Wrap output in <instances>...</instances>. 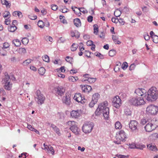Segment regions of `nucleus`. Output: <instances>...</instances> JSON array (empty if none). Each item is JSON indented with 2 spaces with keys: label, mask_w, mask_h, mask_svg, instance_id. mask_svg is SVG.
Instances as JSON below:
<instances>
[{
  "label": "nucleus",
  "mask_w": 158,
  "mask_h": 158,
  "mask_svg": "<svg viewBox=\"0 0 158 158\" xmlns=\"http://www.w3.org/2000/svg\"><path fill=\"white\" fill-rule=\"evenodd\" d=\"M87 81L90 83H91L95 82L96 81V79L89 77V78H88V79H87Z\"/></svg>",
  "instance_id": "obj_44"
},
{
  "label": "nucleus",
  "mask_w": 158,
  "mask_h": 158,
  "mask_svg": "<svg viewBox=\"0 0 158 158\" xmlns=\"http://www.w3.org/2000/svg\"><path fill=\"white\" fill-rule=\"evenodd\" d=\"M71 115L72 118H78L80 115V111L79 110H73L71 112Z\"/></svg>",
  "instance_id": "obj_16"
},
{
  "label": "nucleus",
  "mask_w": 158,
  "mask_h": 158,
  "mask_svg": "<svg viewBox=\"0 0 158 158\" xmlns=\"http://www.w3.org/2000/svg\"><path fill=\"white\" fill-rule=\"evenodd\" d=\"M4 23L6 25H8L10 23V20L9 18L6 19Z\"/></svg>",
  "instance_id": "obj_55"
},
{
  "label": "nucleus",
  "mask_w": 158,
  "mask_h": 158,
  "mask_svg": "<svg viewBox=\"0 0 158 158\" xmlns=\"http://www.w3.org/2000/svg\"><path fill=\"white\" fill-rule=\"evenodd\" d=\"M158 98V91L155 87H152L147 92L146 99L148 101H155Z\"/></svg>",
  "instance_id": "obj_2"
},
{
  "label": "nucleus",
  "mask_w": 158,
  "mask_h": 158,
  "mask_svg": "<svg viewBox=\"0 0 158 158\" xmlns=\"http://www.w3.org/2000/svg\"><path fill=\"white\" fill-rule=\"evenodd\" d=\"M126 138V135L123 130H121L118 132V137L116 140L114 141V142L115 143L118 144H121V142L125 141V138Z\"/></svg>",
  "instance_id": "obj_6"
},
{
  "label": "nucleus",
  "mask_w": 158,
  "mask_h": 158,
  "mask_svg": "<svg viewBox=\"0 0 158 158\" xmlns=\"http://www.w3.org/2000/svg\"><path fill=\"white\" fill-rule=\"evenodd\" d=\"M78 47V45L77 44L73 43L71 48V50L72 51H75L76 50Z\"/></svg>",
  "instance_id": "obj_28"
},
{
  "label": "nucleus",
  "mask_w": 158,
  "mask_h": 158,
  "mask_svg": "<svg viewBox=\"0 0 158 158\" xmlns=\"http://www.w3.org/2000/svg\"><path fill=\"white\" fill-rule=\"evenodd\" d=\"M135 66V65L134 63L131 64L129 67V69L130 71L134 69Z\"/></svg>",
  "instance_id": "obj_49"
},
{
  "label": "nucleus",
  "mask_w": 158,
  "mask_h": 158,
  "mask_svg": "<svg viewBox=\"0 0 158 158\" xmlns=\"http://www.w3.org/2000/svg\"><path fill=\"white\" fill-rule=\"evenodd\" d=\"M68 79L70 81L74 82L76 81V79H75V77L73 76H70L68 77Z\"/></svg>",
  "instance_id": "obj_47"
},
{
  "label": "nucleus",
  "mask_w": 158,
  "mask_h": 158,
  "mask_svg": "<svg viewBox=\"0 0 158 158\" xmlns=\"http://www.w3.org/2000/svg\"><path fill=\"white\" fill-rule=\"evenodd\" d=\"M93 44V42L91 40H89L86 42V44L88 46H91Z\"/></svg>",
  "instance_id": "obj_58"
},
{
  "label": "nucleus",
  "mask_w": 158,
  "mask_h": 158,
  "mask_svg": "<svg viewBox=\"0 0 158 158\" xmlns=\"http://www.w3.org/2000/svg\"><path fill=\"white\" fill-rule=\"evenodd\" d=\"M36 98L38 99L37 102L38 104H42L44 103V101L45 100V97L42 94L40 91L39 90H37L35 93Z\"/></svg>",
  "instance_id": "obj_8"
},
{
  "label": "nucleus",
  "mask_w": 158,
  "mask_h": 158,
  "mask_svg": "<svg viewBox=\"0 0 158 158\" xmlns=\"http://www.w3.org/2000/svg\"><path fill=\"white\" fill-rule=\"evenodd\" d=\"M71 130L75 134H77L80 131L79 129L77 127V123L73 126L70 127Z\"/></svg>",
  "instance_id": "obj_17"
},
{
  "label": "nucleus",
  "mask_w": 158,
  "mask_h": 158,
  "mask_svg": "<svg viewBox=\"0 0 158 158\" xmlns=\"http://www.w3.org/2000/svg\"><path fill=\"white\" fill-rule=\"evenodd\" d=\"M144 38L146 40H148L149 39V36L148 33H145L143 35Z\"/></svg>",
  "instance_id": "obj_45"
},
{
  "label": "nucleus",
  "mask_w": 158,
  "mask_h": 158,
  "mask_svg": "<svg viewBox=\"0 0 158 158\" xmlns=\"http://www.w3.org/2000/svg\"><path fill=\"white\" fill-rule=\"evenodd\" d=\"M147 148L150 150L155 151L157 150V149L156 146L152 145L151 144H149L147 145Z\"/></svg>",
  "instance_id": "obj_25"
},
{
  "label": "nucleus",
  "mask_w": 158,
  "mask_h": 158,
  "mask_svg": "<svg viewBox=\"0 0 158 158\" xmlns=\"http://www.w3.org/2000/svg\"><path fill=\"white\" fill-rule=\"evenodd\" d=\"M80 87L81 88L82 92L84 93H88L92 89V88L91 86L87 85H81Z\"/></svg>",
  "instance_id": "obj_14"
},
{
  "label": "nucleus",
  "mask_w": 158,
  "mask_h": 158,
  "mask_svg": "<svg viewBox=\"0 0 158 158\" xmlns=\"http://www.w3.org/2000/svg\"><path fill=\"white\" fill-rule=\"evenodd\" d=\"M3 83H6L8 82H10V79L9 76L7 73H6L5 74V77L2 80Z\"/></svg>",
  "instance_id": "obj_18"
},
{
  "label": "nucleus",
  "mask_w": 158,
  "mask_h": 158,
  "mask_svg": "<svg viewBox=\"0 0 158 158\" xmlns=\"http://www.w3.org/2000/svg\"><path fill=\"white\" fill-rule=\"evenodd\" d=\"M74 13L78 15V16H80L81 15V13H80L79 8H77V9L75 10V12H74Z\"/></svg>",
  "instance_id": "obj_53"
},
{
  "label": "nucleus",
  "mask_w": 158,
  "mask_h": 158,
  "mask_svg": "<svg viewBox=\"0 0 158 158\" xmlns=\"http://www.w3.org/2000/svg\"><path fill=\"white\" fill-rule=\"evenodd\" d=\"M146 93V90L142 88H138L135 90V93L139 96H145V94Z\"/></svg>",
  "instance_id": "obj_13"
},
{
  "label": "nucleus",
  "mask_w": 158,
  "mask_h": 158,
  "mask_svg": "<svg viewBox=\"0 0 158 158\" xmlns=\"http://www.w3.org/2000/svg\"><path fill=\"white\" fill-rule=\"evenodd\" d=\"M44 23V26H46L47 27H48L50 26V23L47 20H45Z\"/></svg>",
  "instance_id": "obj_56"
},
{
  "label": "nucleus",
  "mask_w": 158,
  "mask_h": 158,
  "mask_svg": "<svg viewBox=\"0 0 158 158\" xmlns=\"http://www.w3.org/2000/svg\"><path fill=\"white\" fill-rule=\"evenodd\" d=\"M128 66L127 63L126 62H124L122 65V68L123 69L125 70L127 67Z\"/></svg>",
  "instance_id": "obj_42"
},
{
  "label": "nucleus",
  "mask_w": 158,
  "mask_h": 158,
  "mask_svg": "<svg viewBox=\"0 0 158 158\" xmlns=\"http://www.w3.org/2000/svg\"><path fill=\"white\" fill-rule=\"evenodd\" d=\"M12 84L10 83V82H8L5 84L4 86L5 89L7 90H10L12 88Z\"/></svg>",
  "instance_id": "obj_19"
},
{
  "label": "nucleus",
  "mask_w": 158,
  "mask_h": 158,
  "mask_svg": "<svg viewBox=\"0 0 158 158\" xmlns=\"http://www.w3.org/2000/svg\"><path fill=\"white\" fill-rule=\"evenodd\" d=\"M42 59L44 61L46 62H49L50 59L49 57L47 55H44V56L42 57Z\"/></svg>",
  "instance_id": "obj_33"
},
{
  "label": "nucleus",
  "mask_w": 158,
  "mask_h": 158,
  "mask_svg": "<svg viewBox=\"0 0 158 158\" xmlns=\"http://www.w3.org/2000/svg\"><path fill=\"white\" fill-rule=\"evenodd\" d=\"M115 127L116 129H120L122 128L121 124L119 122H117L115 124Z\"/></svg>",
  "instance_id": "obj_31"
},
{
  "label": "nucleus",
  "mask_w": 158,
  "mask_h": 158,
  "mask_svg": "<svg viewBox=\"0 0 158 158\" xmlns=\"http://www.w3.org/2000/svg\"><path fill=\"white\" fill-rule=\"evenodd\" d=\"M94 126V124L92 122H86L83 125L82 127L83 131L85 133L90 132Z\"/></svg>",
  "instance_id": "obj_5"
},
{
  "label": "nucleus",
  "mask_w": 158,
  "mask_h": 158,
  "mask_svg": "<svg viewBox=\"0 0 158 158\" xmlns=\"http://www.w3.org/2000/svg\"><path fill=\"white\" fill-rule=\"evenodd\" d=\"M130 147L129 148L131 149L135 148H136V145L134 143H131V144H130Z\"/></svg>",
  "instance_id": "obj_61"
},
{
  "label": "nucleus",
  "mask_w": 158,
  "mask_h": 158,
  "mask_svg": "<svg viewBox=\"0 0 158 158\" xmlns=\"http://www.w3.org/2000/svg\"><path fill=\"white\" fill-rule=\"evenodd\" d=\"M148 122V120H146L144 118H143L141 120V123L143 125H144L145 124Z\"/></svg>",
  "instance_id": "obj_46"
},
{
  "label": "nucleus",
  "mask_w": 158,
  "mask_h": 158,
  "mask_svg": "<svg viewBox=\"0 0 158 158\" xmlns=\"http://www.w3.org/2000/svg\"><path fill=\"white\" fill-rule=\"evenodd\" d=\"M111 20L113 23H117L119 21L117 17H117L116 18H113Z\"/></svg>",
  "instance_id": "obj_50"
},
{
  "label": "nucleus",
  "mask_w": 158,
  "mask_h": 158,
  "mask_svg": "<svg viewBox=\"0 0 158 158\" xmlns=\"http://www.w3.org/2000/svg\"><path fill=\"white\" fill-rule=\"evenodd\" d=\"M6 14L4 13L3 15L4 18H7L9 15H10V13L9 11H6Z\"/></svg>",
  "instance_id": "obj_60"
},
{
  "label": "nucleus",
  "mask_w": 158,
  "mask_h": 158,
  "mask_svg": "<svg viewBox=\"0 0 158 158\" xmlns=\"http://www.w3.org/2000/svg\"><path fill=\"white\" fill-rule=\"evenodd\" d=\"M129 127L131 130L133 131L137 130L138 123L135 120H131L129 124Z\"/></svg>",
  "instance_id": "obj_10"
},
{
  "label": "nucleus",
  "mask_w": 158,
  "mask_h": 158,
  "mask_svg": "<svg viewBox=\"0 0 158 158\" xmlns=\"http://www.w3.org/2000/svg\"><path fill=\"white\" fill-rule=\"evenodd\" d=\"M51 9L54 10H56L58 9V6L55 4H52L51 5Z\"/></svg>",
  "instance_id": "obj_48"
},
{
  "label": "nucleus",
  "mask_w": 158,
  "mask_h": 158,
  "mask_svg": "<svg viewBox=\"0 0 158 158\" xmlns=\"http://www.w3.org/2000/svg\"><path fill=\"white\" fill-rule=\"evenodd\" d=\"M17 51L21 54H24L26 52V50L24 48H20L17 50Z\"/></svg>",
  "instance_id": "obj_26"
},
{
  "label": "nucleus",
  "mask_w": 158,
  "mask_h": 158,
  "mask_svg": "<svg viewBox=\"0 0 158 158\" xmlns=\"http://www.w3.org/2000/svg\"><path fill=\"white\" fill-rule=\"evenodd\" d=\"M93 17L92 16H89L88 17L87 20L89 22H91L93 20Z\"/></svg>",
  "instance_id": "obj_62"
},
{
  "label": "nucleus",
  "mask_w": 158,
  "mask_h": 158,
  "mask_svg": "<svg viewBox=\"0 0 158 158\" xmlns=\"http://www.w3.org/2000/svg\"><path fill=\"white\" fill-rule=\"evenodd\" d=\"M122 13V10H121L120 8L117 9L114 12V15L115 16L118 17L120 16Z\"/></svg>",
  "instance_id": "obj_22"
},
{
  "label": "nucleus",
  "mask_w": 158,
  "mask_h": 158,
  "mask_svg": "<svg viewBox=\"0 0 158 158\" xmlns=\"http://www.w3.org/2000/svg\"><path fill=\"white\" fill-rule=\"evenodd\" d=\"M120 10H122V13L123 12L125 13H128L129 12V9L126 6L124 7L123 9H120Z\"/></svg>",
  "instance_id": "obj_35"
},
{
  "label": "nucleus",
  "mask_w": 158,
  "mask_h": 158,
  "mask_svg": "<svg viewBox=\"0 0 158 158\" xmlns=\"http://www.w3.org/2000/svg\"><path fill=\"white\" fill-rule=\"evenodd\" d=\"M71 96L69 93H66L65 94V96L63 97L62 102L63 103L66 105H69L71 102Z\"/></svg>",
  "instance_id": "obj_11"
},
{
  "label": "nucleus",
  "mask_w": 158,
  "mask_h": 158,
  "mask_svg": "<svg viewBox=\"0 0 158 158\" xmlns=\"http://www.w3.org/2000/svg\"><path fill=\"white\" fill-rule=\"evenodd\" d=\"M146 110L148 115H156L158 112V106L151 105L147 107Z\"/></svg>",
  "instance_id": "obj_7"
},
{
  "label": "nucleus",
  "mask_w": 158,
  "mask_h": 158,
  "mask_svg": "<svg viewBox=\"0 0 158 158\" xmlns=\"http://www.w3.org/2000/svg\"><path fill=\"white\" fill-rule=\"evenodd\" d=\"M94 32V34L97 35L98 32V28L97 24H94L93 26Z\"/></svg>",
  "instance_id": "obj_34"
},
{
  "label": "nucleus",
  "mask_w": 158,
  "mask_h": 158,
  "mask_svg": "<svg viewBox=\"0 0 158 158\" xmlns=\"http://www.w3.org/2000/svg\"><path fill=\"white\" fill-rule=\"evenodd\" d=\"M17 28L16 26L10 25L8 27V29L9 31L11 32H14L17 29Z\"/></svg>",
  "instance_id": "obj_23"
},
{
  "label": "nucleus",
  "mask_w": 158,
  "mask_h": 158,
  "mask_svg": "<svg viewBox=\"0 0 158 158\" xmlns=\"http://www.w3.org/2000/svg\"><path fill=\"white\" fill-rule=\"evenodd\" d=\"M118 22L122 25H123L125 23V22L123 19H122L120 18L118 19Z\"/></svg>",
  "instance_id": "obj_64"
},
{
  "label": "nucleus",
  "mask_w": 158,
  "mask_h": 158,
  "mask_svg": "<svg viewBox=\"0 0 158 158\" xmlns=\"http://www.w3.org/2000/svg\"><path fill=\"white\" fill-rule=\"evenodd\" d=\"M31 59H28L26 60L23 62V64L24 66H27L30 64L31 62Z\"/></svg>",
  "instance_id": "obj_27"
},
{
  "label": "nucleus",
  "mask_w": 158,
  "mask_h": 158,
  "mask_svg": "<svg viewBox=\"0 0 158 158\" xmlns=\"http://www.w3.org/2000/svg\"><path fill=\"white\" fill-rule=\"evenodd\" d=\"M22 43L24 45H26L28 42V39L26 38H24L22 40Z\"/></svg>",
  "instance_id": "obj_39"
},
{
  "label": "nucleus",
  "mask_w": 158,
  "mask_h": 158,
  "mask_svg": "<svg viewBox=\"0 0 158 158\" xmlns=\"http://www.w3.org/2000/svg\"><path fill=\"white\" fill-rule=\"evenodd\" d=\"M131 104L135 106H139L144 104L145 102L142 98L136 97L131 98L130 100Z\"/></svg>",
  "instance_id": "obj_4"
},
{
  "label": "nucleus",
  "mask_w": 158,
  "mask_h": 158,
  "mask_svg": "<svg viewBox=\"0 0 158 158\" xmlns=\"http://www.w3.org/2000/svg\"><path fill=\"white\" fill-rule=\"evenodd\" d=\"M72 59H73L71 57H70L69 56H67L66 57L65 60L67 62L70 63L72 61Z\"/></svg>",
  "instance_id": "obj_54"
},
{
  "label": "nucleus",
  "mask_w": 158,
  "mask_h": 158,
  "mask_svg": "<svg viewBox=\"0 0 158 158\" xmlns=\"http://www.w3.org/2000/svg\"><path fill=\"white\" fill-rule=\"evenodd\" d=\"M56 95L57 96H62L65 92V89L63 88L58 87L55 88Z\"/></svg>",
  "instance_id": "obj_12"
},
{
  "label": "nucleus",
  "mask_w": 158,
  "mask_h": 158,
  "mask_svg": "<svg viewBox=\"0 0 158 158\" xmlns=\"http://www.w3.org/2000/svg\"><path fill=\"white\" fill-rule=\"evenodd\" d=\"M121 100L119 96H117L115 97L112 101L113 106L116 108H118L121 104Z\"/></svg>",
  "instance_id": "obj_9"
},
{
  "label": "nucleus",
  "mask_w": 158,
  "mask_h": 158,
  "mask_svg": "<svg viewBox=\"0 0 158 158\" xmlns=\"http://www.w3.org/2000/svg\"><path fill=\"white\" fill-rule=\"evenodd\" d=\"M112 39L113 40L115 44H119L121 43V42H120L118 40V38L116 36L114 35L112 36Z\"/></svg>",
  "instance_id": "obj_24"
},
{
  "label": "nucleus",
  "mask_w": 158,
  "mask_h": 158,
  "mask_svg": "<svg viewBox=\"0 0 158 158\" xmlns=\"http://www.w3.org/2000/svg\"><path fill=\"white\" fill-rule=\"evenodd\" d=\"M80 11L81 12H82L84 14L87 13L88 12V11L86 10H84V8H79Z\"/></svg>",
  "instance_id": "obj_59"
},
{
  "label": "nucleus",
  "mask_w": 158,
  "mask_h": 158,
  "mask_svg": "<svg viewBox=\"0 0 158 158\" xmlns=\"http://www.w3.org/2000/svg\"><path fill=\"white\" fill-rule=\"evenodd\" d=\"M153 42L155 43H158V36L157 35H154L152 38Z\"/></svg>",
  "instance_id": "obj_37"
},
{
  "label": "nucleus",
  "mask_w": 158,
  "mask_h": 158,
  "mask_svg": "<svg viewBox=\"0 0 158 158\" xmlns=\"http://www.w3.org/2000/svg\"><path fill=\"white\" fill-rule=\"evenodd\" d=\"M39 73L41 75H43L45 72V69L43 67L40 68L38 70Z\"/></svg>",
  "instance_id": "obj_29"
},
{
  "label": "nucleus",
  "mask_w": 158,
  "mask_h": 158,
  "mask_svg": "<svg viewBox=\"0 0 158 158\" xmlns=\"http://www.w3.org/2000/svg\"><path fill=\"white\" fill-rule=\"evenodd\" d=\"M96 102H95L94 101H93V100H92L89 103V105L90 107H93L94 105L96 103Z\"/></svg>",
  "instance_id": "obj_51"
},
{
  "label": "nucleus",
  "mask_w": 158,
  "mask_h": 158,
  "mask_svg": "<svg viewBox=\"0 0 158 158\" xmlns=\"http://www.w3.org/2000/svg\"><path fill=\"white\" fill-rule=\"evenodd\" d=\"M76 123H77L74 121H69L68 122V124L69 126H70V127H72V126H74Z\"/></svg>",
  "instance_id": "obj_41"
},
{
  "label": "nucleus",
  "mask_w": 158,
  "mask_h": 158,
  "mask_svg": "<svg viewBox=\"0 0 158 158\" xmlns=\"http://www.w3.org/2000/svg\"><path fill=\"white\" fill-rule=\"evenodd\" d=\"M74 99L78 102H81L82 103V101L85 99L84 97L82 96L80 93L76 94L74 97Z\"/></svg>",
  "instance_id": "obj_15"
},
{
  "label": "nucleus",
  "mask_w": 158,
  "mask_h": 158,
  "mask_svg": "<svg viewBox=\"0 0 158 158\" xmlns=\"http://www.w3.org/2000/svg\"><path fill=\"white\" fill-rule=\"evenodd\" d=\"M124 113L127 115H130L131 112L130 110L129 109H126L124 110Z\"/></svg>",
  "instance_id": "obj_38"
},
{
  "label": "nucleus",
  "mask_w": 158,
  "mask_h": 158,
  "mask_svg": "<svg viewBox=\"0 0 158 158\" xmlns=\"http://www.w3.org/2000/svg\"><path fill=\"white\" fill-rule=\"evenodd\" d=\"M116 52L115 50L113 49L110 50L109 52V55L110 56H113L116 54Z\"/></svg>",
  "instance_id": "obj_32"
},
{
  "label": "nucleus",
  "mask_w": 158,
  "mask_h": 158,
  "mask_svg": "<svg viewBox=\"0 0 158 158\" xmlns=\"http://www.w3.org/2000/svg\"><path fill=\"white\" fill-rule=\"evenodd\" d=\"M96 56L99 57L101 59H103L104 57L99 52L97 53V54L96 55Z\"/></svg>",
  "instance_id": "obj_63"
},
{
  "label": "nucleus",
  "mask_w": 158,
  "mask_h": 158,
  "mask_svg": "<svg viewBox=\"0 0 158 158\" xmlns=\"http://www.w3.org/2000/svg\"><path fill=\"white\" fill-rule=\"evenodd\" d=\"M74 24L77 27L81 26V23L80 19L78 18H77L73 20Z\"/></svg>",
  "instance_id": "obj_21"
},
{
  "label": "nucleus",
  "mask_w": 158,
  "mask_h": 158,
  "mask_svg": "<svg viewBox=\"0 0 158 158\" xmlns=\"http://www.w3.org/2000/svg\"><path fill=\"white\" fill-rule=\"evenodd\" d=\"M54 131L59 135L60 134L59 132V129L56 127V128H55L53 129Z\"/></svg>",
  "instance_id": "obj_57"
},
{
  "label": "nucleus",
  "mask_w": 158,
  "mask_h": 158,
  "mask_svg": "<svg viewBox=\"0 0 158 158\" xmlns=\"http://www.w3.org/2000/svg\"><path fill=\"white\" fill-rule=\"evenodd\" d=\"M44 22L42 20H39L38 22V25L40 27L43 28L44 27Z\"/></svg>",
  "instance_id": "obj_36"
},
{
  "label": "nucleus",
  "mask_w": 158,
  "mask_h": 158,
  "mask_svg": "<svg viewBox=\"0 0 158 158\" xmlns=\"http://www.w3.org/2000/svg\"><path fill=\"white\" fill-rule=\"evenodd\" d=\"M12 43L14 44V45L16 47L19 46L20 44L21 43L18 39H16L13 41Z\"/></svg>",
  "instance_id": "obj_30"
},
{
  "label": "nucleus",
  "mask_w": 158,
  "mask_h": 158,
  "mask_svg": "<svg viewBox=\"0 0 158 158\" xmlns=\"http://www.w3.org/2000/svg\"><path fill=\"white\" fill-rule=\"evenodd\" d=\"M0 54L3 56L6 55V52L4 50V49H3V48H2L0 50Z\"/></svg>",
  "instance_id": "obj_43"
},
{
  "label": "nucleus",
  "mask_w": 158,
  "mask_h": 158,
  "mask_svg": "<svg viewBox=\"0 0 158 158\" xmlns=\"http://www.w3.org/2000/svg\"><path fill=\"white\" fill-rule=\"evenodd\" d=\"M10 46V45L8 43L5 42L4 43L3 45V47L2 48H6L9 47Z\"/></svg>",
  "instance_id": "obj_52"
},
{
  "label": "nucleus",
  "mask_w": 158,
  "mask_h": 158,
  "mask_svg": "<svg viewBox=\"0 0 158 158\" xmlns=\"http://www.w3.org/2000/svg\"><path fill=\"white\" fill-rule=\"evenodd\" d=\"M108 104L107 102L105 101L99 105L95 112L96 115L99 116L101 113H102L105 118L106 120L108 119L109 117V109L107 107Z\"/></svg>",
  "instance_id": "obj_1"
},
{
  "label": "nucleus",
  "mask_w": 158,
  "mask_h": 158,
  "mask_svg": "<svg viewBox=\"0 0 158 158\" xmlns=\"http://www.w3.org/2000/svg\"><path fill=\"white\" fill-rule=\"evenodd\" d=\"M100 97V95L98 93H96L93 95L92 99L95 102H97Z\"/></svg>",
  "instance_id": "obj_20"
},
{
  "label": "nucleus",
  "mask_w": 158,
  "mask_h": 158,
  "mask_svg": "<svg viewBox=\"0 0 158 158\" xmlns=\"http://www.w3.org/2000/svg\"><path fill=\"white\" fill-rule=\"evenodd\" d=\"M145 147V146L143 144H139L136 145L137 149L142 150L143 148Z\"/></svg>",
  "instance_id": "obj_40"
},
{
  "label": "nucleus",
  "mask_w": 158,
  "mask_h": 158,
  "mask_svg": "<svg viewBox=\"0 0 158 158\" xmlns=\"http://www.w3.org/2000/svg\"><path fill=\"white\" fill-rule=\"evenodd\" d=\"M156 122V119H153L151 121V122H148L144 127L146 131L150 132L155 130L158 126Z\"/></svg>",
  "instance_id": "obj_3"
}]
</instances>
